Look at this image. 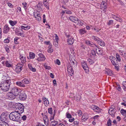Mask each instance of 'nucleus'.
I'll return each mask as SVG.
<instances>
[{
  "mask_svg": "<svg viewBox=\"0 0 126 126\" xmlns=\"http://www.w3.org/2000/svg\"><path fill=\"white\" fill-rule=\"evenodd\" d=\"M11 81L10 79H4L0 83V87L2 91L3 92H7L10 89Z\"/></svg>",
  "mask_w": 126,
  "mask_h": 126,
  "instance_id": "1",
  "label": "nucleus"
},
{
  "mask_svg": "<svg viewBox=\"0 0 126 126\" xmlns=\"http://www.w3.org/2000/svg\"><path fill=\"white\" fill-rule=\"evenodd\" d=\"M21 115L18 113L16 111L12 112L9 115L10 119L14 121L18 122L20 121Z\"/></svg>",
  "mask_w": 126,
  "mask_h": 126,
  "instance_id": "2",
  "label": "nucleus"
},
{
  "mask_svg": "<svg viewBox=\"0 0 126 126\" xmlns=\"http://www.w3.org/2000/svg\"><path fill=\"white\" fill-rule=\"evenodd\" d=\"M11 90V92L14 95L16 96L18 95L22 91L20 89L15 87L12 88Z\"/></svg>",
  "mask_w": 126,
  "mask_h": 126,
  "instance_id": "3",
  "label": "nucleus"
},
{
  "mask_svg": "<svg viewBox=\"0 0 126 126\" xmlns=\"http://www.w3.org/2000/svg\"><path fill=\"white\" fill-rule=\"evenodd\" d=\"M17 104V108H18V110L16 111L19 115H21V114L24 111V107L23 105L20 103H18Z\"/></svg>",
  "mask_w": 126,
  "mask_h": 126,
  "instance_id": "4",
  "label": "nucleus"
},
{
  "mask_svg": "<svg viewBox=\"0 0 126 126\" xmlns=\"http://www.w3.org/2000/svg\"><path fill=\"white\" fill-rule=\"evenodd\" d=\"M67 70L69 76H72L73 74L74 71L72 67L71 66L70 63L67 64Z\"/></svg>",
  "mask_w": 126,
  "mask_h": 126,
  "instance_id": "5",
  "label": "nucleus"
},
{
  "mask_svg": "<svg viewBox=\"0 0 126 126\" xmlns=\"http://www.w3.org/2000/svg\"><path fill=\"white\" fill-rule=\"evenodd\" d=\"M82 67L85 70L86 73L88 72L89 71V68L87 64L84 61H82L81 62Z\"/></svg>",
  "mask_w": 126,
  "mask_h": 126,
  "instance_id": "6",
  "label": "nucleus"
},
{
  "mask_svg": "<svg viewBox=\"0 0 126 126\" xmlns=\"http://www.w3.org/2000/svg\"><path fill=\"white\" fill-rule=\"evenodd\" d=\"M7 114L4 113H3L1 114L0 116V119L1 122H5V121L7 120Z\"/></svg>",
  "mask_w": 126,
  "mask_h": 126,
  "instance_id": "7",
  "label": "nucleus"
},
{
  "mask_svg": "<svg viewBox=\"0 0 126 126\" xmlns=\"http://www.w3.org/2000/svg\"><path fill=\"white\" fill-rule=\"evenodd\" d=\"M7 95L8 99L10 100H13L16 98V96L14 95L11 92H8Z\"/></svg>",
  "mask_w": 126,
  "mask_h": 126,
  "instance_id": "8",
  "label": "nucleus"
},
{
  "mask_svg": "<svg viewBox=\"0 0 126 126\" xmlns=\"http://www.w3.org/2000/svg\"><path fill=\"white\" fill-rule=\"evenodd\" d=\"M39 57L37 58V60L39 61H43L45 60L46 58L44 55L42 53L38 54Z\"/></svg>",
  "mask_w": 126,
  "mask_h": 126,
  "instance_id": "9",
  "label": "nucleus"
},
{
  "mask_svg": "<svg viewBox=\"0 0 126 126\" xmlns=\"http://www.w3.org/2000/svg\"><path fill=\"white\" fill-rule=\"evenodd\" d=\"M92 109L98 113L101 112L102 109L96 106L93 105L91 106Z\"/></svg>",
  "mask_w": 126,
  "mask_h": 126,
  "instance_id": "10",
  "label": "nucleus"
},
{
  "mask_svg": "<svg viewBox=\"0 0 126 126\" xmlns=\"http://www.w3.org/2000/svg\"><path fill=\"white\" fill-rule=\"evenodd\" d=\"M69 19L76 23H78L79 22H80V20H79L78 18L72 16H71L69 17Z\"/></svg>",
  "mask_w": 126,
  "mask_h": 126,
  "instance_id": "11",
  "label": "nucleus"
},
{
  "mask_svg": "<svg viewBox=\"0 0 126 126\" xmlns=\"http://www.w3.org/2000/svg\"><path fill=\"white\" fill-rule=\"evenodd\" d=\"M19 97L20 100H24L27 98V96L24 93H20Z\"/></svg>",
  "mask_w": 126,
  "mask_h": 126,
  "instance_id": "12",
  "label": "nucleus"
},
{
  "mask_svg": "<svg viewBox=\"0 0 126 126\" xmlns=\"http://www.w3.org/2000/svg\"><path fill=\"white\" fill-rule=\"evenodd\" d=\"M116 112V110L115 109L111 108L109 110V113L112 116V117H114Z\"/></svg>",
  "mask_w": 126,
  "mask_h": 126,
  "instance_id": "13",
  "label": "nucleus"
},
{
  "mask_svg": "<svg viewBox=\"0 0 126 126\" xmlns=\"http://www.w3.org/2000/svg\"><path fill=\"white\" fill-rule=\"evenodd\" d=\"M10 28L7 25H5L4 27L3 32L4 33H7L10 30Z\"/></svg>",
  "mask_w": 126,
  "mask_h": 126,
  "instance_id": "14",
  "label": "nucleus"
},
{
  "mask_svg": "<svg viewBox=\"0 0 126 126\" xmlns=\"http://www.w3.org/2000/svg\"><path fill=\"white\" fill-rule=\"evenodd\" d=\"M85 43L87 45H89L91 47H94L95 46L96 47H97V46L94 44L93 42L88 40L85 41Z\"/></svg>",
  "mask_w": 126,
  "mask_h": 126,
  "instance_id": "15",
  "label": "nucleus"
},
{
  "mask_svg": "<svg viewBox=\"0 0 126 126\" xmlns=\"http://www.w3.org/2000/svg\"><path fill=\"white\" fill-rule=\"evenodd\" d=\"M16 84L17 86L22 87H24L25 86V85L22 81H17L16 82Z\"/></svg>",
  "mask_w": 126,
  "mask_h": 126,
  "instance_id": "16",
  "label": "nucleus"
},
{
  "mask_svg": "<svg viewBox=\"0 0 126 126\" xmlns=\"http://www.w3.org/2000/svg\"><path fill=\"white\" fill-rule=\"evenodd\" d=\"M19 58L22 63H24L26 62V58L24 56L20 55Z\"/></svg>",
  "mask_w": 126,
  "mask_h": 126,
  "instance_id": "17",
  "label": "nucleus"
},
{
  "mask_svg": "<svg viewBox=\"0 0 126 126\" xmlns=\"http://www.w3.org/2000/svg\"><path fill=\"white\" fill-rule=\"evenodd\" d=\"M111 61L112 64L114 65H118V63L117 62V59L115 58H113V59L111 60Z\"/></svg>",
  "mask_w": 126,
  "mask_h": 126,
  "instance_id": "18",
  "label": "nucleus"
},
{
  "mask_svg": "<svg viewBox=\"0 0 126 126\" xmlns=\"http://www.w3.org/2000/svg\"><path fill=\"white\" fill-rule=\"evenodd\" d=\"M70 61L71 64L72 65V67L74 66L75 67V66L76 65V62L74 59H73V60L72 59H71V60H70Z\"/></svg>",
  "mask_w": 126,
  "mask_h": 126,
  "instance_id": "19",
  "label": "nucleus"
},
{
  "mask_svg": "<svg viewBox=\"0 0 126 126\" xmlns=\"http://www.w3.org/2000/svg\"><path fill=\"white\" fill-rule=\"evenodd\" d=\"M74 42V40L73 38H71L70 37L68 38L67 39V42L68 44L71 45L73 44Z\"/></svg>",
  "mask_w": 126,
  "mask_h": 126,
  "instance_id": "20",
  "label": "nucleus"
},
{
  "mask_svg": "<svg viewBox=\"0 0 126 126\" xmlns=\"http://www.w3.org/2000/svg\"><path fill=\"white\" fill-rule=\"evenodd\" d=\"M95 50L96 51L97 53L99 55H101L102 54V51L101 49L97 48H96Z\"/></svg>",
  "mask_w": 126,
  "mask_h": 126,
  "instance_id": "21",
  "label": "nucleus"
},
{
  "mask_svg": "<svg viewBox=\"0 0 126 126\" xmlns=\"http://www.w3.org/2000/svg\"><path fill=\"white\" fill-rule=\"evenodd\" d=\"M88 116L86 115H83L82 116V122H85L88 119Z\"/></svg>",
  "mask_w": 126,
  "mask_h": 126,
  "instance_id": "22",
  "label": "nucleus"
},
{
  "mask_svg": "<svg viewBox=\"0 0 126 126\" xmlns=\"http://www.w3.org/2000/svg\"><path fill=\"white\" fill-rule=\"evenodd\" d=\"M92 38L95 41H97L98 43L100 41V40H101L97 37L94 36H92Z\"/></svg>",
  "mask_w": 126,
  "mask_h": 126,
  "instance_id": "23",
  "label": "nucleus"
},
{
  "mask_svg": "<svg viewBox=\"0 0 126 126\" xmlns=\"http://www.w3.org/2000/svg\"><path fill=\"white\" fill-rule=\"evenodd\" d=\"M28 66L30 69L33 72H35L36 71V69L35 68H34L32 67V66L31 64H28Z\"/></svg>",
  "mask_w": 126,
  "mask_h": 126,
  "instance_id": "24",
  "label": "nucleus"
},
{
  "mask_svg": "<svg viewBox=\"0 0 126 126\" xmlns=\"http://www.w3.org/2000/svg\"><path fill=\"white\" fill-rule=\"evenodd\" d=\"M22 82L23 83H25L26 84H28L30 82L29 80L26 79H24L22 81Z\"/></svg>",
  "mask_w": 126,
  "mask_h": 126,
  "instance_id": "25",
  "label": "nucleus"
},
{
  "mask_svg": "<svg viewBox=\"0 0 126 126\" xmlns=\"http://www.w3.org/2000/svg\"><path fill=\"white\" fill-rule=\"evenodd\" d=\"M0 126H9L8 124L5 122H0Z\"/></svg>",
  "mask_w": 126,
  "mask_h": 126,
  "instance_id": "26",
  "label": "nucleus"
},
{
  "mask_svg": "<svg viewBox=\"0 0 126 126\" xmlns=\"http://www.w3.org/2000/svg\"><path fill=\"white\" fill-rule=\"evenodd\" d=\"M79 32L80 34L81 35L84 34L86 32L84 29H81L79 30Z\"/></svg>",
  "mask_w": 126,
  "mask_h": 126,
  "instance_id": "27",
  "label": "nucleus"
},
{
  "mask_svg": "<svg viewBox=\"0 0 126 126\" xmlns=\"http://www.w3.org/2000/svg\"><path fill=\"white\" fill-rule=\"evenodd\" d=\"M30 27V26H21V29H23L25 30H27L29 29Z\"/></svg>",
  "mask_w": 126,
  "mask_h": 126,
  "instance_id": "28",
  "label": "nucleus"
},
{
  "mask_svg": "<svg viewBox=\"0 0 126 126\" xmlns=\"http://www.w3.org/2000/svg\"><path fill=\"white\" fill-rule=\"evenodd\" d=\"M30 59H34L35 56V54L33 53L30 52Z\"/></svg>",
  "mask_w": 126,
  "mask_h": 126,
  "instance_id": "29",
  "label": "nucleus"
},
{
  "mask_svg": "<svg viewBox=\"0 0 126 126\" xmlns=\"http://www.w3.org/2000/svg\"><path fill=\"white\" fill-rule=\"evenodd\" d=\"M98 44L101 46H104L105 45V44L104 42L102 41L101 40H100V41L99 42Z\"/></svg>",
  "mask_w": 126,
  "mask_h": 126,
  "instance_id": "30",
  "label": "nucleus"
},
{
  "mask_svg": "<svg viewBox=\"0 0 126 126\" xmlns=\"http://www.w3.org/2000/svg\"><path fill=\"white\" fill-rule=\"evenodd\" d=\"M58 124L57 121H53L51 122L50 123V126H55V125Z\"/></svg>",
  "mask_w": 126,
  "mask_h": 126,
  "instance_id": "31",
  "label": "nucleus"
},
{
  "mask_svg": "<svg viewBox=\"0 0 126 126\" xmlns=\"http://www.w3.org/2000/svg\"><path fill=\"white\" fill-rule=\"evenodd\" d=\"M16 23V21H13L12 20H10L9 21V23L12 26L15 25Z\"/></svg>",
  "mask_w": 126,
  "mask_h": 126,
  "instance_id": "32",
  "label": "nucleus"
},
{
  "mask_svg": "<svg viewBox=\"0 0 126 126\" xmlns=\"http://www.w3.org/2000/svg\"><path fill=\"white\" fill-rule=\"evenodd\" d=\"M33 13L34 16L35 18H37V16H40V14L38 12H36L35 13L34 12Z\"/></svg>",
  "mask_w": 126,
  "mask_h": 126,
  "instance_id": "33",
  "label": "nucleus"
},
{
  "mask_svg": "<svg viewBox=\"0 0 126 126\" xmlns=\"http://www.w3.org/2000/svg\"><path fill=\"white\" fill-rule=\"evenodd\" d=\"M22 68H21V67H19V66H17V67L16 68V71L17 72H19L21 71Z\"/></svg>",
  "mask_w": 126,
  "mask_h": 126,
  "instance_id": "34",
  "label": "nucleus"
},
{
  "mask_svg": "<svg viewBox=\"0 0 126 126\" xmlns=\"http://www.w3.org/2000/svg\"><path fill=\"white\" fill-rule=\"evenodd\" d=\"M120 112L123 115H126V110L122 109L121 110Z\"/></svg>",
  "mask_w": 126,
  "mask_h": 126,
  "instance_id": "35",
  "label": "nucleus"
},
{
  "mask_svg": "<svg viewBox=\"0 0 126 126\" xmlns=\"http://www.w3.org/2000/svg\"><path fill=\"white\" fill-rule=\"evenodd\" d=\"M107 8V7L104 6V7H102L101 8V9L102 10L101 11L102 12H105L106 11V10Z\"/></svg>",
  "mask_w": 126,
  "mask_h": 126,
  "instance_id": "36",
  "label": "nucleus"
},
{
  "mask_svg": "<svg viewBox=\"0 0 126 126\" xmlns=\"http://www.w3.org/2000/svg\"><path fill=\"white\" fill-rule=\"evenodd\" d=\"M66 117L68 118H72L71 115L68 112H67L66 114Z\"/></svg>",
  "mask_w": 126,
  "mask_h": 126,
  "instance_id": "37",
  "label": "nucleus"
},
{
  "mask_svg": "<svg viewBox=\"0 0 126 126\" xmlns=\"http://www.w3.org/2000/svg\"><path fill=\"white\" fill-rule=\"evenodd\" d=\"M123 85L124 87V91H126V81H124L123 83Z\"/></svg>",
  "mask_w": 126,
  "mask_h": 126,
  "instance_id": "38",
  "label": "nucleus"
},
{
  "mask_svg": "<svg viewBox=\"0 0 126 126\" xmlns=\"http://www.w3.org/2000/svg\"><path fill=\"white\" fill-rule=\"evenodd\" d=\"M116 57L117 60L119 61H121V60L120 58V56L119 54H117L116 55Z\"/></svg>",
  "mask_w": 126,
  "mask_h": 126,
  "instance_id": "39",
  "label": "nucleus"
},
{
  "mask_svg": "<svg viewBox=\"0 0 126 126\" xmlns=\"http://www.w3.org/2000/svg\"><path fill=\"white\" fill-rule=\"evenodd\" d=\"M22 4L23 6V7L25 9H26L27 8V3L25 2H24L22 3Z\"/></svg>",
  "mask_w": 126,
  "mask_h": 126,
  "instance_id": "40",
  "label": "nucleus"
},
{
  "mask_svg": "<svg viewBox=\"0 0 126 126\" xmlns=\"http://www.w3.org/2000/svg\"><path fill=\"white\" fill-rule=\"evenodd\" d=\"M112 71L110 70H109L108 72H106V74H108L109 76H111L112 75Z\"/></svg>",
  "mask_w": 126,
  "mask_h": 126,
  "instance_id": "41",
  "label": "nucleus"
},
{
  "mask_svg": "<svg viewBox=\"0 0 126 126\" xmlns=\"http://www.w3.org/2000/svg\"><path fill=\"white\" fill-rule=\"evenodd\" d=\"M48 112L50 114H52V110L51 108H50L48 109Z\"/></svg>",
  "mask_w": 126,
  "mask_h": 126,
  "instance_id": "42",
  "label": "nucleus"
},
{
  "mask_svg": "<svg viewBox=\"0 0 126 126\" xmlns=\"http://www.w3.org/2000/svg\"><path fill=\"white\" fill-rule=\"evenodd\" d=\"M5 64L7 67H11V65L7 61H6L5 63Z\"/></svg>",
  "mask_w": 126,
  "mask_h": 126,
  "instance_id": "43",
  "label": "nucleus"
},
{
  "mask_svg": "<svg viewBox=\"0 0 126 126\" xmlns=\"http://www.w3.org/2000/svg\"><path fill=\"white\" fill-rule=\"evenodd\" d=\"M17 34L18 35H20L22 37H24V35L23 33L20 32H18L17 33Z\"/></svg>",
  "mask_w": 126,
  "mask_h": 126,
  "instance_id": "44",
  "label": "nucleus"
},
{
  "mask_svg": "<svg viewBox=\"0 0 126 126\" xmlns=\"http://www.w3.org/2000/svg\"><path fill=\"white\" fill-rule=\"evenodd\" d=\"M111 121L110 119L107 122V124L108 126H111Z\"/></svg>",
  "mask_w": 126,
  "mask_h": 126,
  "instance_id": "45",
  "label": "nucleus"
},
{
  "mask_svg": "<svg viewBox=\"0 0 126 126\" xmlns=\"http://www.w3.org/2000/svg\"><path fill=\"white\" fill-rule=\"evenodd\" d=\"M53 44L55 47H57L58 45V43L57 41L55 40L53 42Z\"/></svg>",
  "mask_w": 126,
  "mask_h": 126,
  "instance_id": "46",
  "label": "nucleus"
},
{
  "mask_svg": "<svg viewBox=\"0 0 126 126\" xmlns=\"http://www.w3.org/2000/svg\"><path fill=\"white\" fill-rule=\"evenodd\" d=\"M88 61L90 64H92L94 63L93 61L91 59H88Z\"/></svg>",
  "mask_w": 126,
  "mask_h": 126,
  "instance_id": "47",
  "label": "nucleus"
},
{
  "mask_svg": "<svg viewBox=\"0 0 126 126\" xmlns=\"http://www.w3.org/2000/svg\"><path fill=\"white\" fill-rule=\"evenodd\" d=\"M69 97L70 98H74L75 97V96H74V94L73 93H70Z\"/></svg>",
  "mask_w": 126,
  "mask_h": 126,
  "instance_id": "48",
  "label": "nucleus"
},
{
  "mask_svg": "<svg viewBox=\"0 0 126 126\" xmlns=\"http://www.w3.org/2000/svg\"><path fill=\"white\" fill-rule=\"evenodd\" d=\"M95 50H92L91 51V54L93 55H95L96 51Z\"/></svg>",
  "mask_w": 126,
  "mask_h": 126,
  "instance_id": "49",
  "label": "nucleus"
},
{
  "mask_svg": "<svg viewBox=\"0 0 126 126\" xmlns=\"http://www.w3.org/2000/svg\"><path fill=\"white\" fill-rule=\"evenodd\" d=\"M113 21L112 20H110L108 23V25H110L113 23Z\"/></svg>",
  "mask_w": 126,
  "mask_h": 126,
  "instance_id": "50",
  "label": "nucleus"
},
{
  "mask_svg": "<svg viewBox=\"0 0 126 126\" xmlns=\"http://www.w3.org/2000/svg\"><path fill=\"white\" fill-rule=\"evenodd\" d=\"M44 67L46 69H50L51 68V67L49 66H47L46 65H44Z\"/></svg>",
  "mask_w": 126,
  "mask_h": 126,
  "instance_id": "51",
  "label": "nucleus"
},
{
  "mask_svg": "<svg viewBox=\"0 0 126 126\" xmlns=\"http://www.w3.org/2000/svg\"><path fill=\"white\" fill-rule=\"evenodd\" d=\"M66 13V14H71V11L69 10H65Z\"/></svg>",
  "mask_w": 126,
  "mask_h": 126,
  "instance_id": "52",
  "label": "nucleus"
},
{
  "mask_svg": "<svg viewBox=\"0 0 126 126\" xmlns=\"http://www.w3.org/2000/svg\"><path fill=\"white\" fill-rule=\"evenodd\" d=\"M48 51L49 53H51L53 51V49L50 48L48 50Z\"/></svg>",
  "mask_w": 126,
  "mask_h": 126,
  "instance_id": "53",
  "label": "nucleus"
},
{
  "mask_svg": "<svg viewBox=\"0 0 126 126\" xmlns=\"http://www.w3.org/2000/svg\"><path fill=\"white\" fill-rule=\"evenodd\" d=\"M10 41V40L8 39H5L4 41V42L6 43H8Z\"/></svg>",
  "mask_w": 126,
  "mask_h": 126,
  "instance_id": "54",
  "label": "nucleus"
},
{
  "mask_svg": "<svg viewBox=\"0 0 126 126\" xmlns=\"http://www.w3.org/2000/svg\"><path fill=\"white\" fill-rule=\"evenodd\" d=\"M23 63H22V64H18L16 66H19V67H21V68L22 69V67H23Z\"/></svg>",
  "mask_w": 126,
  "mask_h": 126,
  "instance_id": "55",
  "label": "nucleus"
},
{
  "mask_svg": "<svg viewBox=\"0 0 126 126\" xmlns=\"http://www.w3.org/2000/svg\"><path fill=\"white\" fill-rule=\"evenodd\" d=\"M106 3H104V2H102L101 3V8L102 7L106 6Z\"/></svg>",
  "mask_w": 126,
  "mask_h": 126,
  "instance_id": "56",
  "label": "nucleus"
},
{
  "mask_svg": "<svg viewBox=\"0 0 126 126\" xmlns=\"http://www.w3.org/2000/svg\"><path fill=\"white\" fill-rule=\"evenodd\" d=\"M77 113H78L79 116H81L82 115V113L81 110H79L78 111Z\"/></svg>",
  "mask_w": 126,
  "mask_h": 126,
  "instance_id": "57",
  "label": "nucleus"
},
{
  "mask_svg": "<svg viewBox=\"0 0 126 126\" xmlns=\"http://www.w3.org/2000/svg\"><path fill=\"white\" fill-rule=\"evenodd\" d=\"M22 118L23 120L25 121L26 119V115H24L22 117Z\"/></svg>",
  "mask_w": 126,
  "mask_h": 126,
  "instance_id": "58",
  "label": "nucleus"
},
{
  "mask_svg": "<svg viewBox=\"0 0 126 126\" xmlns=\"http://www.w3.org/2000/svg\"><path fill=\"white\" fill-rule=\"evenodd\" d=\"M57 63L59 65H60V61L58 59L56 60Z\"/></svg>",
  "mask_w": 126,
  "mask_h": 126,
  "instance_id": "59",
  "label": "nucleus"
},
{
  "mask_svg": "<svg viewBox=\"0 0 126 126\" xmlns=\"http://www.w3.org/2000/svg\"><path fill=\"white\" fill-rule=\"evenodd\" d=\"M71 118V119H70L69 120V121L70 122H73L74 120V118L72 117Z\"/></svg>",
  "mask_w": 126,
  "mask_h": 126,
  "instance_id": "60",
  "label": "nucleus"
},
{
  "mask_svg": "<svg viewBox=\"0 0 126 126\" xmlns=\"http://www.w3.org/2000/svg\"><path fill=\"white\" fill-rule=\"evenodd\" d=\"M62 19L63 20H65L67 18V17L66 16H63V15H62L61 17Z\"/></svg>",
  "mask_w": 126,
  "mask_h": 126,
  "instance_id": "61",
  "label": "nucleus"
},
{
  "mask_svg": "<svg viewBox=\"0 0 126 126\" xmlns=\"http://www.w3.org/2000/svg\"><path fill=\"white\" fill-rule=\"evenodd\" d=\"M63 124H65V125H68V123L65 120H64L63 121Z\"/></svg>",
  "mask_w": 126,
  "mask_h": 126,
  "instance_id": "62",
  "label": "nucleus"
},
{
  "mask_svg": "<svg viewBox=\"0 0 126 126\" xmlns=\"http://www.w3.org/2000/svg\"><path fill=\"white\" fill-rule=\"evenodd\" d=\"M80 22H78V23H76V24L77 25H78L79 24L81 26L83 24L80 20Z\"/></svg>",
  "mask_w": 126,
  "mask_h": 126,
  "instance_id": "63",
  "label": "nucleus"
},
{
  "mask_svg": "<svg viewBox=\"0 0 126 126\" xmlns=\"http://www.w3.org/2000/svg\"><path fill=\"white\" fill-rule=\"evenodd\" d=\"M5 48L6 51L8 53L9 52V48L7 47H5Z\"/></svg>",
  "mask_w": 126,
  "mask_h": 126,
  "instance_id": "64",
  "label": "nucleus"
}]
</instances>
